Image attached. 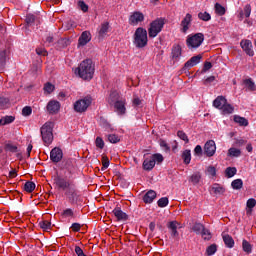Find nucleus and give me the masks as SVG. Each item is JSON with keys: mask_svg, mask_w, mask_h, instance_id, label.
Wrapping results in <instances>:
<instances>
[{"mask_svg": "<svg viewBox=\"0 0 256 256\" xmlns=\"http://www.w3.org/2000/svg\"><path fill=\"white\" fill-rule=\"evenodd\" d=\"M157 197V192L150 190L143 196L144 203L150 204L152 201H155Z\"/></svg>", "mask_w": 256, "mask_h": 256, "instance_id": "22", "label": "nucleus"}, {"mask_svg": "<svg viewBox=\"0 0 256 256\" xmlns=\"http://www.w3.org/2000/svg\"><path fill=\"white\" fill-rule=\"evenodd\" d=\"M227 103V98L225 96H218L214 101H213V107L215 109H219L221 111V108Z\"/></svg>", "mask_w": 256, "mask_h": 256, "instance_id": "21", "label": "nucleus"}, {"mask_svg": "<svg viewBox=\"0 0 256 256\" xmlns=\"http://www.w3.org/2000/svg\"><path fill=\"white\" fill-rule=\"evenodd\" d=\"M244 84L249 89V91H256V85H255V82H253V79L248 78L244 80Z\"/></svg>", "mask_w": 256, "mask_h": 256, "instance_id": "37", "label": "nucleus"}, {"mask_svg": "<svg viewBox=\"0 0 256 256\" xmlns=\"http://www.w3.org/2000/svg\"><path fill=\"white\" fill-rule=\"evenodd\" d=\"M256 205V200L255 198H250L247 200L246 202V206L248 207V209H250V212L252 211V209L255 207Z\"/></svg>", "mask_w": 256, "mask_h": 256, "instance_id": "56", "label": "nucleus"}, {"mask_svg": "<svg viewBox=\"0 0 256 256\" xmlns=\"http://www.w3.org/2000/svg\"><path fill=\"white\" fill-rule=\"evenodd\" d=\"M215 12L217 13V15H225V7H223L219 3H216L215 4Z\"/></svg>", "mask_w": 256, "mask_h": 256, "instance_id": "46", "label": "nucleus"}, {"mask_svg": "<svg viewBox=\"0 0 256 256\" xmlns=\"http://www.w3.org/2000/svg\"><path fill=\"white\" fill-rule=\"evenodd\" d=\"M169 205V198L162 197L158 200V207H167Z\"/></svg>", "mask_w": 256, "mask_h": 256, "instance_id": "45", "label": "nucleus"}, {"mask_svg": "<svg viewBox=\"0 0 256 256\" xmlns=\"http://www.w3.org/2000/svg\"><path fill=\"white\" fill-rule=\"evenodd\" d=\"M214 81H215V76H209L204 80L203 84L206 86L212 85L214 83Z\"/></svg>", "mask_w": 256, "mask_h": 256, "instance_id": "62", "label": "nucleus"}, {"mask_svg": "<svg viewBox=\"0 0 256 256\" xmlns=\"http://www.w3.org/2000/svg\"><path fill=\"white\" fill-rule=\"evenodd\" d=\"M228 157H241V150L238 148H230L228 150Z\"/></svg>", "mask_w": 256, "mask_h": 256, "instance_id": "39", "label": "nucleus"}, {"mask_svg": "<svg viewBox=\"0 0 256 256\" xmlns=\"http://www.w3.org/2000/svg\"><path fill=\"white\" fill-rule=\"evenodd\" d=\"M75 253H76L77 256H87V255H85V253L83 252V249H81V247H79V246H76V247H75Z\"/></svg>", "mask_w": 256, "mask_h": 256, "instance_id": "64", "label": "nucleus"}, {"mask_svg": "<svg viewBox=\"0 0 256 256\" xmlns=\"http://www.w3.org/2000/svg\"><path fill=\"white\" fill-rule=\"evenodd\" d=\"M13 121H15V117L5 116L0 119V125H9V123H13Z\"/></svg>", "mask_w": 256, "mask_h": 256, "instance_id": "42", "label": "nucleus"}, {"mask_svg": "<svg viewBox=\"0 0 256 256\" xmlns=\"http://www.w3.org/2000/svg\"><path fill=\"white\" fill-rule=\"evenodd\" d=\"M60 109L61 103H59V101L57 100H51L47 104V111L52 115H55V113H59Z\"/></svg>", "mask_w": 256, "mask_h": 256, "instance_id": "15", "label": "nucleus"}, {"mask_svg": "<svg viewBox=\"0 0 256 256\" xmlns=\"http://www.w3.org/2000/svg\"><path fill=\"white\" fill-rule=\"evenodd\" d=\"M194 154L197 155L198 157H201V155H203V148L201 147V145H197L194 148Z\"/></svg>", "mask_w": 256, "mask_h": 256, "instance_id": "61", "label": "nucleus"}, {"mask_svg": "<svg viewBox=\"0 0 256 256\" xmlns=\"http://www.w3.org/2000/svg\"><path fill=\"white\" fill-rule=\"evenodd\" d=\"M198 18L201 21H211V14H209L208 12H200L198 13Z\"/></svg>", "mask_w": 256, "mask_h": 256, "instance_id": "44", "label": "nucleus"}, {"mask_svg": "<svg viewBox=\"0 0 256 256\" xmlns=\"http://www.w3.org/2000/svg\"><path fill=\"white\" fill-rule=\"evenodd\" d=\"M217 151V145L214 140H208L204 145V153L207 157H213Z\"/></svg>", "mask_w": 256, "mask_h": 256, "instance_id": "11", "label": "nucleus"}, {"mask_svg": "<svg viewBox=\"0 0 256 256\" xmlns=\"http://www.w3.org/2000/svg\"><path fill=\"white\" fill-rule=\"evenodd\" d=\"M201 59H203V56L201 54L197 56H193L191 59H189L185 63L184 69H191V67H195V65H199V63H201Z\"/></svg>", "mask_w": 256, "mask_h": 256, "instance_id": "19", "label": "nucleus"}, {"mask_svg": "<svg viewBox=\"0 0 256 256\" xmlns=\"http://www.w3.org/2000/svg\"><path fill=\"white\" fill-rule=\"evenodd\" d=\"M200 235L204 241H211L213 237V234H211V231L207 228H204Z\"/></svg>", "mask_w": 256, "mask_h": 256, "instance_id": "33", "label": "nucleus"}, {"mask_svg": "<svg viewBox=\"0 0 256 256\" xmlns=\"http://www.w3.org/2000/svg\"><path fill=\"white\" fill-rule=\"evenodd\" d=\"M74 215H75V213L73 212V209H71V208L65 209L62 212V217H64V219H71V217H73Z\"/></svg>", "mask_w": 256, "mask_h": 256, "instance_id": "43", "label": "nucleus"}, {"mask_svg": "<svg viewBox=\"0 0 256 256\" xmlns=\"http://www.w3.org/2000/svg\"><path fill=\"white\" fill-rule=\"evenodd\" d=\"M183 226L178 221H171L168 223V229L171 231L172 237H179L178 229H182Z\"/></svg>", "mask_w": 256, "mask_h": 256, "instance_id": "16", "label": "nucleus"}, {"mask_svg": "<svg viewBox=\"0 0 256 256\" xmlns=\"http://www.w3.org/2000/svg\"><path fill=\"white\" fill-rule=\"evenodd\" d=\"M107 102L109 105L114 107V113L118 115H125L127 113V99L117 92V90H112L107 97Z\"/></svg>", "mask_w": 256, "mask_h": 256, "instance_id": "1", "label": "nucleus"}, {"mask_svg": "<svg viewBox=\"0 0 256 256\" xmlns=\"http://www.w3.org/2000/svg\"><path fill=\"white\" fill-rule=\"evenodd\" d=\"M133 39V43L138 49H143V47H147V43L149 42V38L147 37V30L143 27L137 28L134 33Z\"/></svg>", "mask_w": 256, "mask_h": 256, "instance_id": "3", "label": "nucleus"}, {"mask_svg": "<svg viewBox=\"0 0 256 256\" xmlns=\"http://www.w3.org/2000/svg\"><path fill=\"white\" fill-rule=\"evenodd\" d=\"M243 17H251V5L247 4L244 7V12H240V18L243 19Z\"/></svg>", "mask_w": 256, "mask_h": 256, "instance_id": "41", "label": "nucleus"}, {"mask_svg": "<svg viewBox=\"0 0 256 256\" xmlns=\"http://www.w3.org/2000/svg\"><path fill=\"white\" fill-rule=\"evenodd\" d=\"M156 163H163V155L156 153L145 158L142 164L144 171H153Z\"/></svg>", "mask_w": 256, "mask_h": 256, "instance_id": "7", "label": "nucleus"}, {"mask_svg": "<svg viewBox=\"0 0 256 256\" xmlns=\"http://www.w3.org/2000/svg\"><path fill=\"white\" fill-rule=\"evenodd\" d=\"M207 255L211 256V255H215V253H217V245L212 244L210 245L207 250H206Z\"/></svg>", "mask_w": 256, "mask_h": 256, "instance_id": "48", "label": "nucleus"}, {"mask_svg": "<svg viewBox=\"0 0 256 256\" xmlns=\"http://www.w3.org/2000/svg\"><path fill=\"white\" fill-rule=\"evenodd\" d=\"M24 191H26L27 193H33V191H35V183L28 181L24 184Z\"/></svg>", "mask_w": 256, "mask_h": 256, "instance_id": "38", "label": "nucleus"}, {"mask_svg": "<svg viewBox=\"0 0 256 256\" xmlns=\"http://www.w3.org/2000/svg\"><path fill=\"white\" fill-rule=\"evenodd\" d=\"M95 143H96V147H98V149H103V147H105V142L103 141V138H101V137H97Z\"/></svg>", "mask_w": 256, "mask_h": 256, "instance_id": "58", "label": "nucleus"}, {"mask_svg": "<svg viewBox=\"0 0 256 256\" xmlns=\"http://www.w3.org/2000/svg\"><path fill=\"white\" fill-rule=\"evenodd\" d=\"M192 21H193V16L190 13H187L184 19L181 21L182 33H187V31H189V27H191Z\"/></svg>", "mask_w": 256, "mask_h": 256, "instance_id": "18", "label": "nucleus"}, {"mask_svg": "<svg viewBox=\"0 0 256 256\" xmlns=\"http://www.w3.org/2000/svg\"><path fill=\"white\" fill-rule=\"evenodd\" d=\"M163 27H165V19L157 18L156 20L150 23V27L148 28V36L150 39H155L157 35L163 31Z\"/></svg>", "mask_w": 256, "mask_h": 256, "instance_id": "5", "label": "nucleus"}, {"mask_svg": "<svg viewBox=\"0 0 256 256\" xmlns=\"http://www.w3.org/2000/svg\"><path fill=\"white\" fill-rule=\"evenodd\" d=\"M200 181H201V173L199 172H195L189 178V182L192 183V185H198Z\"/></svg>", "mask_w": 256, "mask_h": 256, "instance_id": "28", "label": "nucleus"}, {"mask_svg": "<svg viewBox=\"0 0 256 256\" xmlns=\"http://www.w3.org/2000/svg\"><path fill=\"white\" fill-rule=\"evenodd\" d=\"M182 159L185 165H189L191 163V150L186 149L182 152Z\"/></svg>", "mask_w": 256, "mask_h": 256, "instance_id": "30", "label": "nucleus"}, {"mask_svg": "<svg viewBox=\"0 0 256 256\" xmlns=\"http://www.w3.org/2000/svg\"><path fill=\"white\" fill-rule=\"evenodd\" d=\"M109 168V158L107 156L102 157V168L101 171H105Z\"/></svg>", "mask_w": 256, "mask_h": 256, "instance_id": "51", "label": "nucleus"}, {"mask_svg": "<svg viewBox=\"0 0 256 256\" xmlns=\"http://www.w3.org/2000/svg\"><path fill=\"white\" fill-rule=\"evenodd\" d=\"M31 113H33V109H31V107L29 106H25L23 109H22V115L24 117H29V115H31Z\"/></svg>", "mask_w": 256, "mask_h": 256, "instance_id": "57", "label": "nucleus"}, {"mask_svg": "<svg viewBox=\"0 0 256 256\" xmlns=\"http://www.w3.org/2000/svg\"><path fill=\"white\" fill-rule=\"evenodd\" d=\"M145 21V15L143 14V12H139V11H135L132 12L128 23L129 25H132L133 27L139 25V23H143Z\"/></svg>", "mask_w": 256, "mask_h": 256, "instance_id": "9", "label": "nucleus"}, {"mask_svg": "<svg viewBox=\"0 0 256 256\" xmlns=\"http://www.w3.org/2000/svg\"><path fill=\"white\" fill-rule=\"evenodd\" d=\"M212 193H214V195H223L225 193V188L219 184H214L212 186Z\"/></svg>", "mask_w": 256, "mask_h": 256, "instance_id": "32", "label": "nucleus"}, {"mask_svg": "<svg viewBox=\"0 0 256 256\" xmlns=\"http://www.w3.org/2000/svg\"><path fill=\"white\" fill-rule=\"evenodd\" d=\"M9 107V99L0 97V109H7Z\"/></svg>", "mask_w": 256, "mask_h": 256, "instance_id": "50", "label": "nucleus"}, {"mask_svg": "<svg viewBox=\"0 0 256 256\" xmlns=\"http://www.w3.org/2000/svg\"><path fill=\"white\" fill-rule=\"evenodd\" d=\"M179 57H181V46L175 45L172 48V59H175L177 61Z\"/></svg>", "mask_w": 256, "mask_h": 256, "instance_id": "31", "label": "nucleus"}, {"mask_svg": "<svg viewBox=\"0 0 256 256\" xmlns=\"http://www.w3.org/2000/svg\"><path fill=\"white\" fill-rule=\"evenodd\" d=\"M4 149L9 153H17L19 151V148H17V145H14L11 142L5 143Z\"/></svg>", "mask_w": 256, "mask_h": 256, "instance_id": "29", "label": "nucleus"}, {"mask_svg": "<svg viewBox=\"0 0 256 256\" xmlns=\"http://www.w3.org/2000/svg\"><path fill=\"white\" fill-rule=\"evenodd\" d=\"M240 47H242L243 51L246 53V55H249V57H253V55H255V52L253 51V43L251 40H241Z\"/></svg>", "mask_w": 256, "mask_h": 256, "instance_id": "12", "label": "nucleus"}, {"mask_svg": "<svg viewBox=\"0 0 256 256\" xmlns=\"http://www.w3.org/2000/svg\"><path fill=\"white\" fill-rule=\"evenodd\" d=\"M74 73L78 75L80 79H84V81H91L93 75H95V64H93V60H83L79 66L75 68Z\"/></svg>", "mask_w": 256, "mask_h": 256, "instance_id": "2", "label": "nucleus"}, {"mask_svg": "<svg viewBox=\"0 0 256 256\" xmlns=\"http://www.w3.org/2000/svg\"><path fill=\"white\" fill-rule=\"evenodd\" d=\"M242 249L244 253H247V255H251V253H253V246L247 240L242 241Z\"/></svg>", "mask_w": 256, "mask_h": 256, "instance_id": "27", "label": "nucleus"}, {"mask_svg": "<svg viewBox=\"0 0 256 256\" xmlns=\"http://www.w3.org/2000/svg\"><path fill=\"white\" fill-rule=\"evenodd\" d=\"M231 187L232 189H235V190L243 189V180L235 179L234 181H232Z\"/></svg>", "mask_w": 256, "mask_h": 256, "instance_id": "36", "label": "nucleus"}, {"mask_svg": "<svg viewBox=\"0 0 256 256\" xmlns=\"http://www.w3.org/2000/svg\"><path fill=\"white\" fill-rule=\"evenodd\" d=\"M109 32V22H104L101 24L100 26V30H99V38L103 39V37H105V35H107V33Z\"/></svg>", "mask_w": 256, "mask_h": 256, "instance_id": "23", "label": "nucleus"}, {"mask_svg": "<svg viewBox=\"0 0 256 256\" xmlns=\"http://www.w3.org/2000/svg\"><path fill=\"white\" fill-rule=\"evenodd\" d=\"M223 241L229 249H233L235 247V240H233V237L229 236L228 234L223 236Z\"/></svg>", "mask_w": 256, "mask_h": 256, "instance_id": "26", "label": "nucleus"}, {"mask_svg": "<svg viewBox=\"0 0 256 256\" xmlns=\"http://www.w3.org/2000/svg\"><path fill=\"white\" fill-rule=\"evenodd\" d=\"M91 103H93V98H91V96L79 99L74 103V111H76V113H85L91 106Z\"/></svg>", "mask_w": 256, "mask_h": 256, "instance_id": "8", "label": "nucleus"}, {"mask_svg": "<svg viewBox=\"0 0 256 256\" xmlns=\"http://www.w3.org/2000/svg\"><path fill=\"white\" fill-rule=\"evenodd\" d=\"M71 229H72V231H75L77 233V232L81 231V224L73 223L71 225Z\"/></svg>", "mask_w": 256, "mask_h": 256, "instance_id": "63", "label": "nucleus"}, {"mask_svg": "<svg viewBox=\"0 0 256 256\" xmlns=\"http://www.w3.org/2000/svg\"><path fill=\"white\" fill-rule=\"evenodd\" d=\"M53 91H55V85L51 84L50 82H47L44 85V93H46V95H51Z\"/></svg>", "mask_w": 256, "mask_h": 256, "instance_id": "40", "label": "nucleus"}, {"mask_svg": "<svg viewBox=\"0 0 256 256\" xmlns=\"http://www.w3.org/2000/svg\"><path fill=\"white\" fill-rule=\"evenodd\" d=\"M234 122L238 123L240 127H247V125H249V121L245 117L239 115H234Z\"/></svg>", "mask_w": 256, "mask_h": 256, "instance_id": "25", "label": "nucleus"}, {"mask_svg": "<svg viewBox=\"0 0 256 256\" xmlns=\"http://www.w3.org/2000/svg\"><path fill=\"white\" fill-rule=\"evenodd\" d=\"M207 173L208 175H211V177H215V175H217V169L215 168V166H209L207 168Z\"/></svg>", "mask_w": 256, "mask_h": 256, "instance_id": "59", "label": "nucleus"}, {"mask_svg": "<svg viewBox=\"0 0 256 256\" xmlns=\"http://www.w3.org/2000/svg\"><path fill=\"white\" fill-rule=\"evenodd\" d=\"M54 185L56 189H62V191H66L68 187L71 185V183L67 181L65 178L56 176L54 178Z\"/></svg>", "mask_w": 256, "mask_h": 256, "instance_id": "13", "label": "nucleus"}, {"mask_svg": "<svg viewBox=\"0 0 256 256\" xmlns=\"http://www.w3.org/2000/svg\"><path fill=\"white\" fill-rule=\"evenodd\" d=\"M177 135L179 137V139H181L182 141H185V143H189V137H187V134L181 130H179L177 132Z\"/></svg>", "mask_w": 256, "mask_h": 256, "instance_id": "53", "label": "nucleus"}, {"mask_svg": "<svg viewBox=\"0 0 256 256\" xmlns=\"http://www.w3.org/2000/svg\"><path fill=\"white\" fill-rule=\"evenodd\" d=\"M78 7H80L81 11H83V13H87V11H89V6L85 4V1L80 0L78 1Z\"/></svg>", "mask_w": 256, "mask_h": 256, "instance_id": "54", "label": "nucleus"}, {"mask_svg": "<svg viewBox=\"0 0 256 256\" xmlns=\"http://www.w3.org/2000/svg\"><path fill=\"white\" fill-rule=\"evenodd\" d=\"M225 175L228 179H231V177H235V175H237V168L227 167L225 170Z\"/></svg>", "mask_w": 256, "mask_h": 256, "instance_id": "34", "label": "nucleus"}, {"mask_svg": "<svg viewBox=\"0 0 256 256\" xmlns=\"http://www.w3.org/2000/svg\"><path fill=\"white\" fill-rule=\"evenodd\" d=\"M108 141L109 143H119V141H121V138L116 134H109Z\"/></svg>", "mask_w": 256, "mask_h": 256, "instance_id": "47", "label": "nucleus"}, {"mask_svg": "<svg viewBox=\"0 0 256 256\" xmlns=\"http://www.w3.org/2000/svg\"><path fill=\"white\" fill-rule=\"evenodd\" d=\"M220 111H222L223 115H231L233 111H235V107H233V105L226 102Z\"/></svg>", "mask_w": 256, "mask_h": 256, "instance_id": "24", "label": "nucleus"}, {"mask_svg": "<svg viewBox=\"0 0 256 256\" xmlns=\"http://www.w3.org/2000/svg\"><path fill=\"white\" fill-rule=\"evenodd\" d=\"M112 213L114 214V216L118 221H127L129 217L127 213L123 212V210H121V208L119 207L114 208Z\"/></svg>", "mask_w": 256, "mask_h": 256, "instance_id": "20", "label": "nucleus"}, {"mask_svg": "<svg viewBox=\"0 0 256 256\" xmlns=\"http://www.w3.org/2000/svg\"><path fill=\"white\" fill-rule=\"evenodd\" d=\"M70 41L68 38H61L59 41H58V45L60 47H62L64 49V47H69L70 45Z\"/></svg>", "mask_w": 256, "mask_h": 256, "instance_id": "49", "label": "nucleus"}, {"mask_svg": "<svg viewBox=\"0 0 256 256\" xmlns=\"http://www.w3.org/2000/svg\"><path fill=\"white\" fill-rule=\"evenodd\" d=\"M42 141L45 145H51L53 143V123L46 122L40 129Z\"/></svg>", "mask_w": 256, "mask_h": 256, "instance_id": "6", "label": "nucleus"}, {"mask_svg": "<svg viewBox=\"0 0 256 256\" xmlns=\"http://www.w3.org/2000/svg\"><path fill=\"white\" fill-rule=\"evenodd\" d=\"M65 195L69 199L70 203H77V199H79V194H77V189L75 185H70L65 190Z\"/></svg>", "mask_w": 256, "mask_h": 256, "instance_id": "10", "label": "nucleus"}, {"mask_svg": "<svg viewBox=\"0 0 256 256\" xmlns=\"http://www.w3.org/2000/svg\"><path fill=\"white\" fill-rule=\"evenodd\" d=\"M90 41H91V32L89 31L82 32V34L78 39V46H77L78 49L79 47H85V45H87V43H89Z\"/></svg>", "mask_w": 256, "mask_h": 256, "instance_id": "17", "label": "nucleus"}, {"mask_svg": "<svg viewBox=\"0 0 256 256\" xmlns=\"http://www.w3.org/2000/svg\"><path fill=\"white\" fill-rule=\"evenodd\" d=\"M50 159L53 163H59L63 159V150L59 147H55L50 152Z\"/></svg>", "mask_w": 256, "mask_h": 256, "instance_id": "14", "label": "nucleus"}, {"mask_svg": "<svg viewBox=\"0 0 256 256\" xmlns=\"http://www.w3.org/2000/svg\"><path fill=\"white\" fill-rule=\"evenodd\" d=\"M6 60H7V50L0 51V65H5Z\"/></svg>", "mask_w": 256, "mask_h": 256, "instance_id": "55", "label": "nucleus"}, {"mask_svg": "<svg viewBox=\"0 0 256 256\" xmlns=\"http://www.w3.org/2000/svg\"><path fill=\"white\" fill-rule=\"evenodd\" d=\"M204 229H205V226L201 223H195L194 226L192 227V231H194L196 235H201Z\"/></svg>", "mask_w": 256, "mask_h": 256, "instance_id": "35", "label": "nucleus"}, {"mask_svg": "<svg viewBox=\"0 0 256 256\" xmlns=\"http://www.w3.org/2000/svg\"><path fill=\"white\" fill-rule=\"evenodd\" d=\"M26 23H27V25H31L32 23H35V15L28 14L26 16Z\"/></svg>", "mask_w": 256, "mask_h": 256, "instance_id": "60", "label": "nucleus"}, {"mask_svg": "<svg viewBox=\"0 0 256 256\" xmlns=\"http://www.w3.org/2000/svg\"><path fill=\"white\" fill-rule=\"evenodd\" d=\"M205 41V35L203 33H196L194 35H189L186 39V45L190 51L193 49H199L203 42Z\"/></svg>", "mask_w": 256, "mask_h": 256, "instance_id": "4", "label": "nucleus"}, {"mask_svg": "<svg viewBox=\"0 0 256 256\" xmlns=\"http://www.w3.org/2000/svg\"><path fill=\"white\" fill-rule=\"evenodd\" d=\"M40 227L41 229H43L44 231H49V229H51V222L45 220L40 222Z\"/></svg>", "mask_w": 256, "mask_h": 256, "instance_id": "52", "label": "nucleus"}]
</instances>
